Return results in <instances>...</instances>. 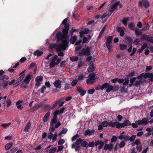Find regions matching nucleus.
Instances as JSON below:
<instances>
[{
	"mask_svg": "<svg viewBox=\"0 0 153 153\" xmlns=\"http://www.w3.org/2000/svg\"><path fill=\"white\" fill-rule=\"evenodd\" d=\"M57 114V113L53 114V118L50 123L49 131H54L55 128H58L61 124L60 121L58 122Z\"/></svg>",
	"mask_w": 153,
	"mask_h": 153,
	"instance_id": "f257e3e1",
	"label": "nucleus"
},
{
	"mask_svg": "<svg viewBox=\"0 0 153 153\" xmlns=\"http://www.w3.org/2000/svg\"><path fill=\"white\" fill-rule=\"evenodd\" d=\"M104 89H106V92L109 93L111 91H116L118 90L119 87L118 86H116L114 87L109 83H107L103 84L100 88V89L101 90H103Z\"/></svg>",
	"mask_w": 153,
	"mask_h": 153,
	"instance_id": "f03ea898",
	"label": "nucleus"
},
{
	"mask_svg": "<svg viewBox=\"0 0 153 153\" xmlns=\"http://www.w3.org/2000/svg\"><path fill=\"white\" fill-rule=\"evenodd\" d=\"M136 135H133L130 137L128 136L120 135L118 137V138L120 140H124L125 141H130L132 142L135 139Z\"/></svg>",
	"mask_w": 153,
	"mask_h": 153,
	"instance_id": "7ed1b4c3",
	"label": "nucleus"
},
{
	"mask_svg": "<svg viewBox=\"0 0 153 153\" xmlns=\"http://www.w3.org/2000/svg\"><path fill=\"white\" fill-rule=\"evenodd\" d=\"M91 54L90 50L89 48L86 47L85 48H82L80 52L79 53V55L82 56L85 55L86 56H90Z\"/></svg>",
	"mask_w": 153,
	"mask_h": 153,
	"instance_id": "20e7f679",
	"label": "nucleus"
},
{
	"mask_svg": "<svg viewBox=\"0 0 153 153\" xmlns=\"http://www.w3.org/2000/svg\"><path fill=\"white\" fill-rule=\"evenodd\" d=\"M68 37H65L60 40L62 42V43L60 44L64 47V50H66L67 48L68 47L69 40V39H67Z\"/></svg>",
	"mask_w": 153,
	"mask_h": 153,
	"instance_id": "39448f33",
	"label": "nucleus"
},
{
	"mask_svg": "<svg viewBox=\"0 0 153 153\" xmlns=\"http://www.w3.org/2000/svg\"><path fill=\"white\" fill-rule=\"evenodd\" d=\"M149 121L148 119L146 118H145L142 120H138L136 121V123L140 125H147L149 123Z\"/></svg>",
	"mask_w": 153,
	"mask_h": 153,
	"instance_id": "423d86ee",
	"label": "nucleus"
},
{
	"mask_svg": "<svg viewBox=\"0 0 153 153\" xmlns=\"http://www.w3.org/2000/svg\"><path fill=\"white\" fill-rule=\"evenodd\" d=\"M108 126L111 127H114L115 126L117 128H119V126L120 123L118 122H113L112 121L108 122Z\"/></svg>",
	"mask_w": 153,
	"mask_h": 153,
	"instance_id": "0eeeda50",
	"label": "nucleus"
},
{
	"mask_svg": "<svg viewBox=\"0 0 153 153\" xmlns=\"http://www.w3.org/2000/svg\"><path fill=\"white\" fill-rule=\"evenodd\" d=\"M139 6L142 7L143 5L145 7H147L149 6V3L147 0H143L142 1H140L139 2Z\"/></svg>",
	"mask_w": 153,
	"mask_h": 153,
	"instance_id": "6e6552de",
	"label": "nucleus"
},
{
	"mask_svg": "<svg viewBox=\"0 0 153 153\" xmlns=\"http://www.w3.org/2000/svg\"><path fill=\"white\" fill-rule=\"evenodd\" d=\"M69 29V26L66 25L64 26V28H63L62 30V33L65 37H68V33Z\"/></svg>",
	"mask_w": 153,
	"mask_h": 153,
	"instance_id": "1a4fd4ad",
	"label": "nucleus"
},
{
	"mask_svg": "<svg viewBox=\"0 0 153 153\" xmlns=\"http://www.w3.org/2000/svg\"><path fill=\"white\" fill-rule=\"evenodd\" d=\"M107 126H108V122L104 121L98 126V130H102L103 129V127H106Z\"/></svg>",
	"mask_w": 153,
	"mask_h": 153,
	"instance_id": "9d476101",
	"label": "nucleus"
},
{
	"mask_svg": "<svg viewBox=\"0 0 153 153\" xmlns=\"http://www.w3.org/2000/svg\"><path fill=\"white\" fill-rule=\"evenodd\" d=\"M131 125V123L128 120H126L123 123H120L119 126V128H120L124 127L125 126H128Z\"/></svg>",
	"mask_w": 153,
	"mask_h": 153,
	"instance_id": "9b49d317",
	"label": "nucleus"
},
{
	"mask_svg": "<svg viewBox=\"0 0 153 153\" xmlns=\"http://www.w3.org/2000/svg\"><path fill=\"white\" fill-rule=\"evenodd\" d=\"M143 77L144 78L148 77L150 79V80L153 81V73H147L143 75Z\"/></svg>",
	"mask_w": 153,
	"mask_h": 153,
	"instance_id": "f8f14e48",
	"label": "nucleus"
},
{
	"mask_svg": "<svg viewBox=\"0 0 153 153\" xmlns=\"http://www.w3.org/2000/svg\"><path fill=\"white\" fill-rule=\"evenodd\" d=\"M117 31L120 33V36H123L125 35V29L124 28L119 27L117 29Z\"/></svg>",
	"mask_w": 153,
	"mask_h": 153,
	"instance_id": "ddd939ff",
	"label": "nucleus"
},
{
	"mask_svg": "<svg viewBox=\"0 0 153 153\" xmlns=\"http://www.w3.org/2000/svg\"><path fill=\"white\" fill-rule=\"evenodd\" d=\"M113 147V145L111 143H110L109 144H106L104 147V150H108L109 151H111Z\"/></svg>",
	"mask_w": 153,
	"mask_h": 153,
	"instance_id": "4468645a",
	"label": "nucleus"
},
{
	"mask_svg": "<svg viewBox=\"0 0 153 153\" xmlns=\"http://www.w3.org/2000/svg\"><path fill=\"white\" fill-rule=\"evenodd\" d=\"M51 114V113L50 111L48 112L43 117L42 120L44 122H46L48 121L49 120Z\"/></svg>",
	"mask_w": 153,
	"mask_h": 153,
	"instance_id": "2eb2a0df",
	"label": "nucleus"
},
{
	"mask_svg": "<svg viewBox=\"0 0 153 153\" xmlns=\"http://www.w3.org/2000/svg\"><path fill=\"white\" fill-rule=\"evenodd\" d=\"M65 37V36L63 34H62L60 32H58L56 34V38L58 41L61 40Z\"/></svg>",
	"mask_w": 153,
	"mask_h": 153,
	"instance_id": "dca6fc26",
	"label": "nucleus"
},
{
	"mask_svg": "<svg viewBox=\"0 0 153 153\" xmlns=\"http://www.w3.org/2000/svg\"><path fill=\"white\" fill-rule=\"evenodd\" d=\"M31 124V122L30 121L29 122L25 127L24 129L23 130L25 132H27L30 129Z\"/></svg>",
	"mask_w": 153,
	"mask_h": 153,
	"instance_id": "f3484780",
	"label": "nucleus"
},
{
	"mask_svg": "<svg viewBox=\"0 0 153 153\" xmlns=\"http://www.w3.org/2000/svg\"><path fill=\"white\" fill-rule=\"evenodd\" d=\"M62 82L59 79L56 81L54 83V86L57 88H60L61 87Z\"/></svg>",
	"mask_w": 153,
	"mask_h": 153,
	"instance_id": "a211bd4d",
	"label": "nucleus"
},
{
	"mask_svg": "<svg viewBox=\"0 0 153 153\" xmlns=\"http://www.w3.org/2000/svg\"><path fill=\"white\" fill-rule=\"evenodd\" d=\"M57 52H60L63 51L64 50V47L60 44L59 45H56L55 46Z\"/></svg>",
	"mask_w": 153,
	"mask_h": 153,
	"instance_id": "6ab92c4d",
	"label": "nucleus"
},
{
	"mask_svg": "<svg viewBox=\"0 0 153 153\" xmlns=\"http://www.w3.org/2000/svg\"><path fill=\"white\" fill-rule=\"evenodd\" d=\"M82 140L81 138L77 139L75 143H73L72 145V148H74L76 146V145H79L80 144H81L82 143Z\"/></svg>",
	"mask_w": 153,
	"mask_h": 153,
	"instance_id": "aec40b11",
	"label": "nucleus"
},
{
	"mask_svg": "<svg viewBox=\"0 0 153 153\" xmlns=\"http://www.w3.org/2000/svg\"><path fill=\"white\" fill-rule=\"evenodd\" d=\"M32 76V75H30V74H28L26 76L25 79L23 81L26 84H28L30 82Z\"/></svg>",
	"mask_w": 153,
	"mask_h": 153,
	"instance_id": "412c9836",
	"label": "nucleus"
},
{
	"mask_svg": "<svg viewBox=\"0 0 153 153\" xmlns=\"http://www.w3.org/2000/svg\"><path fill=\"white\" fill-rule=\"evenodd\" d=\"M142 81L146 82L145 79H139L137 80L135 82L134 85L136 87H138L141 84Z\"/></svg>",
	"mask_w": 153,
	"mask_h": 153,
	"instance_id": "4be33fe9",
	"label": "nucleus"
},
{
	"mask_svg": "<svg viewBox=\"0 0 153 153\" xmlns=\"http://www.w3.org/2000/svg\"><path fill=\"white\" fill-rule=\"evenodd\" d=\"M77 91L81 96L84 95L86 92V90H83L80 88H77Z\"/></svg>",
	"mask_w": 153,
	"mask_h": 153,
	"instance_id": "5701e85b",
	"label": "nucleus"
},
{
	"mask_svg": "<svg viewBox=\"0 0 153 153\" xmlns=\"http://www.w3.org/2000/svg\"><path fill=\"white\" fill-rule=\"evenodd\" d=\"M65 109V108L64 107H62L59 110H57L55 111L54 113H58L57 115H58L59 114H62L64 112Z\"/></svg>",
	"mask_w": 153,
	"mask_h": 153,
	"instance_id": "b1692460",
	"label": "nucleus"
},
{
	"mask_svg": "<svg viewBox=\"0 0 153 153\" xmlns=\"http://www.w3.org/2000/svg\"><path fill=\"white\" fill-rule=\"evenodd\" d=\"M119 4V2L117 1L113 5L111 6H110L111 9H110V11L111 12L113 11L116 9L117 7Z\"/></svg>",
	"mask_w": 153,
	"mask_h": 153,
	"instance_id": "393cba45",
	"label": "nucleus"
},
{
	"mask_svg": "<svg viewBox=\"0 0 153 153\" xmlns=\"http://www.w3.org/2000/svg\"><path fill=\"white\" fill-rule=\"evenodd\" d=\"M43 52L37 50L33 53V55L35 56H41L43 54Z\"/></svg>",
	"mask_w": 153,
	"mask_h": 153,
	"instance_id": "a878e982",
	"label": "nucleus"
},
{
	"mask_svg": "<svg viewBox=\"0 0 153 153\" xmlns=\"http://www.w3.org/2000/svg\"><path fill=\"white\" fill-rule=\"evenodd\" d=\"M77 39L76 36H72L70 38V42L72 44H74Z\"/></svg>",
	"mask_w": 153,
	"mask_h": 153,
	"instance_id": "bb28decb",
	"label": "nucleus"
},
{
	"mask_svg": "<svg viewBox=\"0 0 153 153\" xmlns=\"http://www.w3.org/2000/svg\"><path fill=\"white\" fill-rule=\"evenodd\" d=\"M62 99L60 98L58 100H57L53 104L52 107V109L54 108L57 106L58 104L59 103H60L61 101L62 100Z\"/></svg>",
	"mask_w": 153,
	"mask_h": 153,
	"instance_id": "cd10ccee",
	"label": "nucleus"
},
{
	"mask_svg": "<svg viewBox=\"0 0 153 153\" xmlns=\"http://www.w3.org/2000/svg\"><path fill=\"white\" fill-rule=\"evenodd\" d=\"M95 74L94 73H90L88 76V77L89 79L94 80L95 79Z\"/></svg>",
	"mask_w": 153,
	"mask_h": 153,
	"instance_id": "c85d7f7f",
	"label": "nucleus"
},
{
	"mask_svg": "<svg viewBox=\"0 0 153 153\" xmlns=\"http://www.w3.org/2000/svg\"><path fill=\"white\" fill-rule=\"evenodd\" d=\"M41 106L40 104H38V105H36L34 106L33 108H31L30 110V112H33L35 110L37 109Z\"/></svg>",
	"mask_w": 153,
	"mask_h": 153,
	"instance_id": "c756f323",
	"label": "nucleus"
},
{
	"mask_svg": "<svg viewBox=\"0 0 153 153\" xmlns=\"http://www.w3.org/2000/svg\"><path fill=\"white\" fill-rule=\"evenodd\" d=\"M25 76V74H23L20 76L18 79L16 80V84H18L21 82Z\"/></svg>",
	"mask_w": 153,
	"mask_h": 153,
	"instance_id": "7c9ffc66",
	"label": "nucleus"
},
{
	"mask_svg": "<svg viewBox=\"0 0 153 153\" xmlns=\"http://www.w3.org/2000/svg\"><path fill=\"white\" fill-rule=\"evenodd\" d=\"M95 67L93 64H91L88 68L87 70L89 72H91L94 70Z\"/></svg>",
	"mask_w": 153,
	"mask_h": 153,
	"instance_id": "2f4dec72",
	"label": "nucleus"
},
{
	"mask_svg": "<svg viewBox=\"0 0 153 153\" xmlns=\"http://www.w3.org/2000/svg\"><path fill=\"white\" fill-rule=\"evenodd\" d=\"M119 46L120 47V49L122 51L126 49L127 47V45L123 44H120L119 45Z\"/></svg>",
	"mask_w": 153,
	"mask_h": 153,
	"instance_id": "473e14b6",
	"label": "nucleus"
},
{
	"mask_svg": "<svg viewBox=\"0 0 153 153\" xmlns=\"http://www.w3.org/2000/svg\"><path fill=\"white\" fill-rule=\"evenodd\" d=\"M43 77L42 76H37L36 77L35 81L36 82H40L42 81Z\"/></svg>",
	"mask_w": 153,
	"mask_h": 153,
	"instance_id": "72a5a7b5",
	"label": "nucleus"
},
{
	"mask_svg": "<svg viewBox=\"0 0 153 153\" xmlns=\"http://www.w3.org/2000/svg\"><path fill=\"white\" fill-rule=\"evenodd\" d=\"M68 20V19L67 18H66L64 19L62 21V25H64V26H65L66 25L69 26V23H67Z\"/></svg>",
	"mask_w": 153,
	"mask_h": 153,
	"instance_id": "f704fd0d",
	"label": "nucleus"
},
{
	"mask_svg": "<svg viewBox=\"0 0 153 153\" xmlns=\"http://www.w3.org/2000/svg\"><path fill=\"white\" fill-rule=\"evenodd\" d=\"M135 33L136 35L138 36L140 35H141L142 33V32L141 30L138 29L136 28L135 30Z\"/></svg>",
	"mask_w": 153,
	"mask_h": 153,
	"instance_id": "c9c22d12",
	"label": "nucleus"
},
{
	"mask_svg": "<svg viewBox=\"0 0 153 153\" xmlns=\"http://www.w3.org/2000/svg\"><path fill=\"white\" fill-rule=\"evenodd\" d=\"M8 84V82L5 80H3V81L2 86L4 88H6Z\"/></svg>",
	"mask_w": 153,
	"mask_h": 153,
	"instance_id": "e433bc0d",
	"label": "nucleus"
},
{
	"mask_svg": "<svg viewBox=\"0 0 153 153\" xmlns=\"http://www.w3.org/2000/svg\"><path fill=\"white\" fill-rule=\"evenodd\" d=\"M111 43H106V45L108 48V49L109 50V52H110L111 51V49L112 48V46L111 45Z\"/></svg>",
	"mask_w": 153,
	"mask_h": 153,
	"instance_id": "4c0bfd02",
	"label": "nucleus"
},
{
	"mask_svg": "<svg viewBox=\"0 0 153 153\" xmlns=\"http://www.w3.org/2000/svg\"><path fill=\"white\" fill-rule=\"evenodd\" d=\"M13 145V143H10L7 144L5 146V148L6 149H8L10 148Z\"/></svg>",
	"mask_w": 153,
	"mask_h": 153,
	"instance_id": "58836bf2",
	"label": "nucleus"
},
{
	"mask_svg": "<svg viewBox=\"0 0 153 153\" xmlns=\"http://www.w3.org/2000/svg\"><path fill=\"white\" fill-rule=\"evenodd\" d=\"M128 27L129 28L134 30L135 25L133 23H131L128 25Z\"/></svg>",
	"mask_w": 153,
	"mask_h": 153,
	"instance_id": "ea45409f",
	"label": "nucleus"
},
{
	"mask_svg": "<svg viewBox=\"0 0 153 153\" xmlns=\"http://www.w3.org/2000/svg\"><path fill=\"white\" fill-rule=\"evenodd\" d=\"M113 37L112 36H110L108 37L106 39V43H111L112 42V39Z\"/></svg>",
	"mask_w": 153,
	"mask_h": 153,
	"instance_id": "a19ab883",
	"label": "nucleus"
},
{
	"mask_svg": "<svg viewBox=\"0 0 153 153\" xmlns=\"http://www.w3.org/2000/svg\"><path fill=\"white\" fill-rule=\"evenodd\" d=\"M125 145L126 143L124 141H122L120 143L118 146L120 148H122L125 146Z\"/></svg>",
	"mask_w": 153,
	"mask_h": 153,
	"instance_id": "79ce46f5",
	"label": "nucleus"
},
{
	"mask_svg": "<svg viewBox=\"0 0 153 153\" xmlns=\"http://www.w3.org/2000/svg\"><path fill=\"white\" fill-rule=\"evenodd\" d=\"M144 27L142 28V30L143 31H146L149 28V25L148 24H146L144 25Z\"/></svg>",
	"mask_w": 153,
	"mask_h": 153,
	"instance_id": "37998d69",
	"label": "nucleus"
},
{
	"mask_svg": "<svg viewBox=\"0 0 153 153\" xmlns=\"http://www.w3.org/2000/svg\"><path fill=\"white\" fill-rule=\"evenodd\" d=\"M84 78V76L82 74H80L79 75L77 78L78 81H80L83 80Z\"/></svg>",
	"mask_w": 153,
	"mask_h": 153,
	"instance_id": "c03bdc74",
	"label": "nucleus"
},
{
	"mask_svg": "<svg viewBox=\"0 0 153 153\" xmlns=\"http://www.w3.org/2000/svg\"><path fill=\"white\" fill-rule=\"evenodd\" d=\"M68 129L67 128H63L62 131L59 134V135L60 136L61 134H65L68 131Z\"/></svg>",
	"mask_w": 153,
	"mask_h": 153,
	"instance_id": "a18cd8bd",
	"label": "nucleus"
},
{
	"mask_svg": "<svg viewBox=\"0 0 153 153\" xmlns=\"http://www.w3.org/2000/svg\"><path fill=\"white\" fill-rule=\"evenodd\" d=\"M57 148L56 147H54L52 148L49 151V153H54L56 150Z\"/></svg>",
	"mask_w": 153,
	"mask_h": 153,
	"instance_id": "49530a36",
	"label": "nucleus"
},
{
	"mask_svg": "<svg viewBox=\"0 0 153 153\" xmlns=\"http://www.w3.org/2000/svg\"><path fill=\"white\" fill-rule=\"evenodd\" d=\"M88 143L86 141L82 142L81 144V146L83 147H88Z\"/></svg>",
	"mask_w": 153,
	"mask_h": 153,
	"instance_id": "de8ad7c7",
	"label": "nucleus"
},
{
	"mask_svg": "<svg viewBox=\"0 0 153 153\" xmlns=\"http://www.w3.org/2000/svg\"><path fill=\"white\" fill-rule=\"evenodd\" d=\"M78 58L77 56H72L70 57V60L72 62H75L78 60Z\"/></svg>",
	"mask_w": 153,
	"mask_h": 153,
	"instance_id": "09e8293b",
	"label": "nucleus"
},
{
	"mask_svg": "<svg viewBox=\"0 0 153 153\" xmlns=\"http://www.w3.org/2000/svg\"><path fill=\"white\" fill-rule=\"evenodd\" d=\"M86 82L87 84L91 85L94 83V81L93 80H91L89 79H88L86 81Z\"/></svg>",
	"mask_w": 153,
	"mask_h": 153,
	"instance_id": "8fccbe9b",
	"label": "nucleus"
},
{
	"mask_svg": "<svg viewBox=\"0 0 153 153\" xmlns=\"http://www.w3.org/2000/svg\"><path fill=\"white\" fill-rule=\"evenodd\" d=\"M57 135V133L56 132L54 134V135L53 136L52 139V142H54L56 140Z\"/></svg>",
	"mask_w": 153,
	"mask_h": 153,
	"instance_id": "3c124183",
	"label": "nucleus"
},
{
	"mask_svg": "<svg viewBox=\"0 0 153 153\" xmlns=\"http://www.w3.org/2000/svg\"><path fill=\"white\" fill-rule=\"evenodd\" d=\"M9 79L8 76L5 75L2 76H1L0 77V80H2L4 79Z\"/></svg>",
	"mask_w": 153,
	"mask_h": 153,
	"instance_id": "603ef678",
	"label": "nucleus"
},
{
	"mask_svg": "<svg viewBox=\"0 0 153 153\" xmlns=\"http://www.w3.org/2000/svg\"><path fill=\"white\" fill-rule=\"evenodd\" d=\"M36 67H37L36 64L35 63L32 62L30 64V65H29V69H32L33 68V67H34L35 68Z\"/></svg>",
	"mask_w": 153,
	"mask_h": 153,
	"instance_id": "864d4df0",
	"label": "nucleus"
},
{
	"mask_svg": "<svg viewBox=\"0 0 153 153\" xmlns=\"http://www.w3.org/2000/svg\"><path fill=\"white\" fill-rule=\"evenodd\" d=\"M56 65V62L55 61H51L50 64L49 66L51 68H52Z\"/></svg>",
	"mask_w": 153,
	"mask_h": 153,
	"instance_id": "5fc2aeb1",
	"label": "nucleus"
},
{
	"mask_svg": "<svg viewBox=\"0 0 153 153\" xmlns=\"http://www.w3.org/2000/svg\"><path fill=\"white\" fill-rule=\"evenodd\" d=\"M148 36L146 35L145 34L142 35L140 39H141L143 40H147Z\"/></svg>",
	"mask_w": 153,
	"mask_h": 153,
	"instance_id": "6e6d98bb",
	"label": "nucleus"
},
{
	"mask_svg": "<svg viewBox=\"0 0 153 153\" xmlns=\"http://www.w3.org/2000/svg\"><path fill=\"white\" fill-rule=\"evenodd\" d=\"M92 134L91 131L90 130H86L85 133V136L87 135H91Z\"/></svg>",
	"mask_w": 153,
	"mask_h": 153,
	"instance_id": "4d7b16f0",
	"label": "nucleus"
},
{
	"mask_svg": "<svg viewBox=\"0 0 153 153\" xmlns=\"http://www.w3.org/2000/svg\"><path fill=\"white\" fill-rule=\"evenodd\" d=\"M117 139V137L115 136H113L112 137L111 139V142L114 143L116 141Z\"/></svg>",
	"mask_w": 153,
	"mask_h": 153,
	"instance_id": "13d9d810",
	"label": "nucleus"
},
{
	"mask_svg": "<svg viewBox=\"0 0 153 153\" xmlns=\"http://www.w3.org/2000/svg\"><path fill=\"white\" fill-rule=\"evenodd\" d=\"M78 82V80H77L76 79H75V80H73L71 83L72 86L73 87L75 85H76L77 84Z\"/></svg>",
	"mask_w": 153,
	"mask_h": 153,
	"instance_id": "bf43d9fd",
	"label": "nucleus"
},
{
	"mask_svg": "<svg viewBox=\"0 0 153 153\" xmlns=\"http://www.w3.org/2000/svg\"><path fill=\"white\" fill-rule=\"evenodd\" d=\"M11 124L10 123H8L3 124L1 125V126L4 128H6L8 126Z\"/></svg>",
	"mask_w": 153,
	"mask_h": 153,
	"instance_id": "052dcab7",
	"label": "nucleus"
},
{
	"mask_svg": "<svg viewBox=\"0 0 153 153\" xmlns=\"http://www.w3.org/2000/svg\"><path fill=\"white\" fill-rule=\"evenodd\" d=\"M51 132H52L51 131V132H50L48 136V138L50 140H51L52 139L53 137V134Z\"/></svg>",
	"mask_w": 153,
	"mask_h": 153,
	"instance_id": "680f3d73",
	"label": "nucleus"
},
{
	"mask_svg": "<svg viewBox=\"0 0 153 153\" xmlns=\"http://www.w3.org/2000/svg\"><path fill=\"white\" fill-rule=\"evenodd\" d=\"M65 142V140L64 139H62L59 140L58 142V145H62L64 144Z\"/></svg>",
	"mask_w": 153,
	"mask_h": 153,
	"instance_id": "e2e57ef3",
	"label": "nucleus"
},
{
	"mask_svg": "<svg viewBox=\"0 0 153 153\" xmlns=\"http://www.w3.org/2000/svg\"><path fill=\"white\" fill-rule=\"evenodd\" d=\"M45 107L50 111L53 109L52 107H51L49 105H45Z\"/></svg>",
	"mask_w": 153,
	"mask_h": 153,
	"instance_id": "0e129e2a",
	"label": "nucleus"
},
{
	"mask_svg": "<svg viewBox=\"0 0 153 153\" xmlns=\"http://www.w3.org/2000/svg\"><path fill=\"white\" fill-rule=\"evenodd\" d=\"M140 39L138 38H137L133 42V44L134 45H137L139 44V42H140Z\"/></svg>",
	"mask_w": 153,
	"mask_h": 153,
	"instance_id": "69168bd1",
	"label": "nucleus"
},
{
	"mask_svg": "<svg viewBox=\"0 0 153 153\" xmlns=\"http://www.w3.org/2000/svg\"><path fill=\"white\" fill-rule=\"evenodd\" d=\"M58 58V56L56 55H55L53 57L51 58V61H55L57 59V58Z\"/></svg>",
	"mask_w": 153,
	"mask_h": 153,
	"instance_id": "338daca9",
	"label": "nucleus"
},
{
	"mask_svg": "<svg viewBox=\"0 0 153 153\" xmlns=\"http://www.w3.org/2000/svg\"><path fill=\"white\" fill-rule=\"evenodd\" d=\"M147 41L153 43V37L148 36Z\"/></svg>",
	"mask_w": 153,
	"mask_h": 153,
	"instance_id": "774afa93",
	"label": "nucleus"
}]
</instances>
